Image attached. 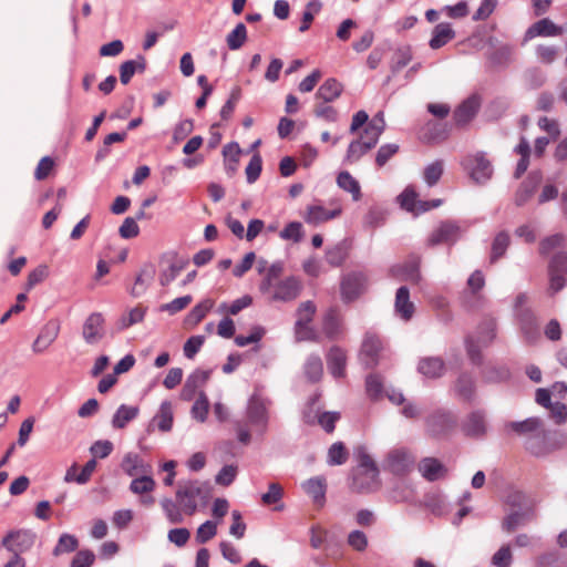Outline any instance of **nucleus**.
Returning <instances> with one entry per match:
<instances>
[{
    "label": "nucleus",
    "mask_w": 567,
    "mask_h": 567,
    "mask_svg": "<svg viewBox=\"0 0 567 567\" xmlns=\"http://www.w3.org/2000/svg\"><path fill=\"white\" fill-rule=\"evenodd\" d=\"M213 486L208 481H188L179 484L176 491V499L183 505V511L187 515H193L197 511V499L206 504L212 497Z\"/></svg>",
    "instance_id": "1"
},
{
    "label": "nucleus",
    "mask_w": 567,
    "mask_h": 567,
    "mask_svg": "<svg viewBox=\"0 0 567 567\" xmlns=\"http://www.w3.org/2000/svg\"><path fill=\"white\" fill-rule=\"evenodd\" d=\"M382 486L379 467L352 468L349 475V488L358 494H371Z\"/></svg>",
    "instance_id": "2"
},
{
    "label": "nucleus",
    "mask_w": 567,
    "mask_h": 567,
    "mask_svg": "<svg viewBox=\"0 0 567 567\" xmlns=\"http://www.w3.org/2000/svg\"><path fill=\"white\" fill-rule=\"evenodd\" d=\"M368 288V277L362 271H350L340 281L341 300L351 303L359 299Z\"/></svg>",
    "instance_id": "3"
},
{
    "label": "nucleus",
    "mask_w": 567,
    "mask_h": 567,
    "mask_svg": "<svg viewBox=\"0 0 567 567\" xmlns=\"http://www.w3.org/2000/svg\"><path fill=\"white\" fill-rule=\"evenodd\" d=\"M415 457L404 447L393 449L388 452L383 462V470L395 476L408 475L414 466Z\"/></svg>",
    "instance_id": "4"
},
{
    "label": "nucleus",
    "mask_w": 567,
    "mask_h": 567,
    "mask_svg": "<svg viewBox=\"0 0 567 567\" xmlns=\"http://www.w3.org/2000/svg\"><path fill=\"white\" fill-rule=\"evenodd\" d=\"M462 434L471 440H483L488 430L487 413L483 409L471 411L460 423Z\"/></svg>",
    "instance_id": "5"
},
{
    "label": "nucleus",
    "mask_w": 567,
    "mask_h": 567,
    "mask_svg": "<svg viewBox=\"0 0 567 567\" xmlns=\"http://www.w3.org/2000/svg\"><path fill=\"white\" fill-rule=\"evenodd\" d=\"M382 350V342L379 336L374 332L367 331L364 333L360 351L359 361L364 369H374L379 364L380 352Z\"/></svg>",
    "instance_id": "6"
},
{
    "label": "nucleus",
    "mask_w": 567,
    "mask_h": 567,
    "mask_svg": "<svg viewBox=\"0 0 567 567\" xmlns=\"http://www.w3.org/2000/svg\"><path fill=\"white\" fill-rule=\"evenodd\" d=\"M37 539V535L31 529H13L10 530L1 540L8 551L20 555L32 548Z\"/></svg>",
    "instance_id": "7"
},
{
    "label": "nucleus",
    "mask_w": 567,
    "mask_h": 567,
    "mask_svg": "<svg viewBox=\"0 0 567 567\" xmlns=\"http://www.w3.org/2000/svg\"><path fill=\"white\" fill-rule=\"evenodd\" d=\"M457 425V417L451 411L437 410L426 419V427L432 436L450 434Z\"/></svg>",
    "instance_id": "8"
},
{
    "label": "nucleus",
    "mask_w": 567,
    "mask_h": 567,
    "mask_svg": "<svg viewBox=\"0 0 567 567\" xmlns=\"http://www.w3.org/2000/svg\"><path fill=\"white\" fill-rule=\"evenodd\" d=\"M461 228L455 220L446 219L440 223L427 239L429 246L440 244H454L460 236Z\"/></svg>",
    "instance_id": "9"
},
{
    "label": "nucleus",
    "mask_w": 567,
    "mask_h": 567,
    "mask_svg": "<svg viewBox=\"0 0 567 567\" xmlns=\"http://www.w3.org/2000/svg\"><path fill=\"white\" fill-rule=\"evenodd\" d=\"M519 330L528 343H535L540 338V329L534 311L523 308L517 312Z\"/></svg>",
    "instance_id": "10"
},
{
    "label": "nucleus",
    "mask_w": 567,
    "mask_h": 567,
    "mask_svg": "<svg viewBox=\"0 0 567 567\" xmlns=\"http://www.w3.org/2000/svg\"><path fill=\"white\" fill-rule=\"evenodd\" d=\"M212 373H213L212 369L194 370L186 378V381L181 391V399L183 401H192L195 398L198 389L203 388L209 381Z\"/></svg>",
    "instance_id": "11"
},
{
    "label": "nucleus",
    "mask_w": 567,
    "mask_h": 567,
    "mask_svg": "<svg viewBox=\"0 0 567 567\" xmlns=\"http://www.w3.org/2000/svg\"><path fill=\"white\" fill-rule=\"evenodd\" d=\"M451 133L447 122L430 120L421 130V138L429 144H440L446 141Z\"/></svg>",
    "instance_id": "12"
},
{
    "label": "nucleus",
    "mask_w": 567,
    "mask_h": 567,
    "mask_svg": "<svg viewBox=\"0 0 567 567\" xmlns=\"http://www.w3.org/2000/svg\"><path fill=\"white\" fill-rule=\"evenodd\" d=\"M542 182L543 173L539 169L529 172L515 193V204L524 206L533 197Z\"/></svg>",
    "instance_id": "13"
},
{
    "label": "nucleus",
    "mask_w": 567,
    "mask_h": 567,
    "mask_svg": "<svg viewBox=\"0 0 567 567\" xmlns=\"http://www.w3.org/2000/svg\"><path fill=\"white\" fill-rule=\"evenodd\" d=\"M300 291V280L295 276H290L276 284L275 292L270 296L269 300L288 302L296 299Z\"/></svg>",
    "instance_id": "14"
},
{
    "label": "nucleus",
    "mask_w": 567,
    "mask_h": 567,
    "mask_svg": "<svg viewBox=\"0 0 567 567\" xmlns=\"http://www.w3.org/2000/svg\"><path fill=\"white\" fill-rule=\"evenodd\" d=\"M481 106L480 97L472 95L464 100L453 113V120L458 127L466 126L478 113Z\"/></svg>",
    "instance_id": "15"
},
{
    "label": "nucleus",
    "mask_w": 567,
    "mask_h": 567,
    "mask_svg": "<svg viewBox=\"0 0 567 567\" xmlns=\"http://www.w3.org/2000/svg\"><path fill=\"white\" fill-rule=\"evenodd\" d=\"M174 414L172 403L167 400L163 401L158 411L147 425V432L151 433L157 427L161 432H169L173 427Z\"/></svg>",
    "instance_id": "16"
},
{
    "label": "nucleus",
    "mask_w": 567,
    "mask_h": 567,
    "mask_svg": "<svg viewBox=\"0 0 567 567\" xmlns=\"http://www.w3.org/2000/svg\"><path fill=\"white\" fill-rule=\"evenodd\" d=\"M455 395L466 403H472L476 398V381L468 372H462L454 382Z\"/></svg>",
    "instance_id": "17"
},
{
    "label": "nucleus",
    "mask_w": 567,
    "mask_h": 567,
    "mask_svg": "<svg viewBox=\"0 0 567 567\" xmlns=\"http://www.w3.org/2000/svg\"><path fill=\"white\" fill-rule=\"evenodd\" d=\"M104 317L101 312L91 313L83 324V339L86 343L93 344L100 341L104 337L103 326Z\"/></svg>",
    "instance_id": "18"
},
{
    "label": "nucleus",
    "mask_w": 567,
    "mask_h": 567,
    "mask_svg": "<svg viewBox=\"0 0 567 567\" xmlns=\"http://www.w3.org/2000/svg\"><path fill=\"white\" fill-rule=\"evenodd\" d=\"M471 177L476 183H486L493 174V166L489 159L482 152L476 153L470 159Z\"/></svg>",
    "instance_id": "19"
},
{
    "label": "nucleus",
    "mask_w": 567,
    "mask_h": 567,
    "mask_svg": "<svg viewBox=\"0 0 567 567\" xmlns=\"http://www.w3.org/2000/svg\"><path fill=\"white\" fill-rule=\"evenodd\" d=\"M247 417L251 425L261 429L265 432L268 425V411L262 399L254 395L249 400L247 408Z\"/></svg>",
    "instance_id": "20"
},
{
    "label": "nucleus",
    "mask_w": 567,
    "mask_h": 567,
    "mask_svg": "<svg viewBox=\"0 0 567 567\" xmlns=\"http://www.w3.org/2000/svg\"><path fill=\"white\" fill-rule=\"evenodd\" d=\"M60 324L55 320L48 321L41 329L39 336L32 343V351L34 353H42L47 350L58 338Z\"/></svg>",
    "instance_id": "21"
},
{
    "label": "nucleus",
    "mask_w": 567,
    "mask_h": 567,
    "mask_svg": "<svg viewBox=\"0 0 567 567\" xmlns=\"http://www.w3.org/2000/svg\"><path fill=\"white\" fill-rule=\"evenodd\" d=\"M327 367L333 378L340 379L346 375L347 353L339 346H332L327 355Z\"/></svg>",
    "instance_id": "22"
},
{
    "label": "nucleus",
    "mask_w": 567,
    "mask_h": 567,
    "mask_svg": "<svg viewBox=\"0 0 567 567\" xmlns=\"http://www.w3.org/2000/svg\"><path fill=\"white\" fill-rule=\"evenodd\" d=\"M563 33L561 27L556 25L550 19L544 18L533 23L525 32L524 40L535 37H556Z\"/></svg>",
    "instance_id": "23"
},
{
    "label": "nucleus",
    "mask_w": 567,
    "mask_h": 567,
    "mask_svg": "<svg viewBox=\"0 0 567 567\" xmlns=\"http://www.w3.org/2000/svg\"><path fill=\"white\" fill-rule=\"evenodd\" d=\"M189 264L188 258L179 257L176 252L169 254V266L159 276L161 286H168Z\"/></svg>",
    "instance_id": "24"
},
{
    "label": "nucleus",
    "mask_w": 567,
    "mask_h": 567,
    "mask_svg": "<svg viewBox=\"0 0 567 567\" xmlns=\"http://www.w3.org/2000/svg\"><path fill=\"white\" fill-rule=\"evenodd\" d=\"M395 313L403 320H410L414 315V303L410 300V290L406 286L398 288L394 302Z\"/></svg>",
    "instance_id": "25"
},
{
    "label": "nucleus",
    "mask_w": 567,
    "mask_h": 567,
    "mask_svg": "<svg viewBox=\"0 0 567 567\" xmlns=\"http://www.w3.org/2000/svg\"><path fill=\"white\" fill-rule=\"evenodd\" d=\"M419 471L427 482H435L447 472V468L435 457H424L419 463Z\"/></svg>",
    "instance_id": "26"
},
{
    "label": "nucleus",
    "mask_w": 567,
    "mask_h": 567,
    "mask_svg": "<svg viewBox=\"0 0 567 567\" xmlns=\"http://www.w3.org/2000/svg\"><path fill=\"white\" fill-rule=\"evenodd\" d=\"M417 371L426 378L437 379L444 374L445 363L440 357H425L419 361Z\"/></svg>",
    "instance_id": "27"
},
{
    "label": "nucleus",
    "mask_w": 567,
    "mask_h": 567,
    "mask_svg": "<svg viewBox=\"0 0 567 567\" xmlns=\"http://www.w3.org/2000/svg\"><path fill=\"white\" fill-rule=\"evenodd\" d=\"M483 382L488 384H498L509 381L512 373L506 364H488L481 371Z\"/></svg>",
    "instance_id": "28"
},
{
    "label": "nucleus",
    "mask_w": 567,
    "mask_h": 567,
    "mask_svg": "<svg viewBox=\"0 0 567 567\" xmlns=\"http://www.w3.org/2000/svg\"><path fill=\"white\" fill-rule=\"evenodd\" d=\"M305 492L312 498L318 506H323L326 502L327 483L323 477H312L303 483Z\"/></svg>",
    "instance_id": "29"
},
{
    "label": "nucleus",
    "mask_w": 567,
    "mask_h": 567,
    "mask_svg": "<svg viewBox=\"0 0 567 567\" xmlns=\"http://www.w3.org/2000/svg\"><path fill=\"white\" fill-rule=\"evenodd\" d=\"M455 31L452 25L447 22L439 23L434 27L432 31V38L429 42V45L433 50H437L449 43L451 40L455 38Z\"/></svg>",
    "instance_id": "30"
},
{
    "label": "nucleus",
    "mask_w": 567,
    "mask_h": 567,
    "mask_svg": "<svg viewBox=\"0 0 567 567\" xmlns=\"http://www.w3.org/2000/svg\"><path fill=\"white\" fill-rule=\"evenodd\" d=\"M317 308L313 301L307 300L301 302L297 309L298 319L295 323V330L298 337H300L301 331H306L309 328V323L312 321L316 315Z\"/></svg>",
    "instance_id": "31"
},
{
    "label": "nucleus",
    "mask_w": 567,
    "mask_h": 567,
    "mask_svg": "<svg viewBox=\"0 0 567 567\" xmlns=\"http://www.w3.org/2000/svg\"><path fill=\"white\" fill-rule=\"evenodd\" d=\"M241 148L237 142H230L223 147L225 172L229 177H233L237 172Z\"/></svg>",
    "instance_id": "32"
},
{
    "label": "nucleus",
    "mask_w": 567,
    "mask_h": 567,
    "mask_svg": "<svg viewBox=\"0 0 567 567\" xmlns=\"http://www.w3.org/2000/svg\"><path fill=\"white\" fill-rule=\"evenodd\" d=\"M544 426V422L538 416L527 417L524 421H512L506 424V427L512 430L518 435L535 434Z\"/></svg>",
    "instance_id": "33"
},
{
    "label": "nucleus",
    "mask_w": 567,
    "mask_h": 567,
    "mask_svg": "<svg viewBox=\"0 0 567 567\" xmlns=\"http://www.w3.org/2000/svg\"><path fill=\"white\" fill-rule=\"evenodd\" d=\"M342 92L343 85L337 79L329 78L318 89L316 97L329 103L338 99Z\"/></svg>",
    "instance_id": "34"
},
{
    "label": "nucleus",
    "mask_w": 567,
    "mask_h": 567,
    "mask_svg": "<svg viewBox=\"0 0 567 567\" xmlns=\"http://www.w3.org/2000/svg\"><path fill=\"white\" fill-rule=\"evenodd\" d=\"M138 406L121 404L112 417V426L116 430L124 429L128 422L137 417Z\"/></svg>",
    "instance_id": "35"
},
{
    "label": "nucleus",
    "mask_w": 567,
    "mask_h": 567,
    "mask_svg": "<svg viewBox=\"0 0 567 567\" xmlns=\"http://www.w3.org/2000/svg\"><path fill=\"white\" fill-rule=\"evenodd\" d=\"M349 244L347 239H343L336 244L332 247L327 248L326 250V261L331 267H340L349 255Z\"/></svg>",
    "instance_id": "36"
},
{
    "label": "nucleus",
    "mask_w": 567,
    "mask_h": 567,
    "mask_svg": "<svg viewBox=\"0 0 567 567\" xmlns=\"http://www.w3.org/2000/svg\"><path fill=\"white\" fill-rule=\"evenodd\" d=\"M322 330L324 336L333 341L341 334V321L336 310H328L322 319Z\"/></svg>",
    "instance_id": "37"
},
{
    "label": "nucleus",
    "mask_w": 567,
    "mask_h": 567,
    "mask_svg": "<svg viewBox=\"0 0 567 567\" xmlns=\"http://www.w3.org/2000/svg\"><path fill=\"white\" fill-rule=\"evenodd\" d=\"M377 145L369 141H363L362 136L357 140H353L347 150L344 162L354 163L358 162L363 155H365L369 151L374 148Z\"/></svg>",
    "instance_id": "38"
},
{
    "label": "nucleus",
    "mask_w": 567,
    "mask_h": 567,
    "mask_svg": "<svg viewBox=\"0 0 567 567\" xmlns=\"http://www.w3.org/2000/svg\"><path fill=\"white\" fill-rule=\"evenodd\" d=\"M496 338V321L492 318L484 319L477 327L476 339L487 348Z\"/></svg>",
    "instance_id": "39"
},
{
    "label": "nucleus",
    "mask_w": 567,
    "mask_h": 567,
    "mask_svg": "<svg viewBox=\"0 0 567 567\" xmlns=\"http://www.w3.org/2000/svg\"><path fill=\"white\" fill-rule=\"evenodd\" d=\"M338 186L350 193L352 195L353 200H359L362 196L361 188L358 181L347 171L340 172L337 177Z\"/></svg>",
    "instance_id": "40"
},
{
    "label": "nucleus",
    "mask_w": 567,
    "mask_h": 567,
    "mask_svg": "<svg viewBox=\"0 0 567 567\" xmlns=\"http://www.w3.org/2000/svg\"><path fill=\"white\" fill-rule=\"evenodd\" d=\"M146 308L137 306L131 309L127 313L123 315L116 322V330L123 331L133 324L140 323L144 320Z\"/></svg>",
    "instance_id": "41"
},
{
    "label": "nucleus",
    "mask_w": 567,
    "mask_h": 567,
    "mask_svg": "<svg viewBox=\"0 0 567 567\" xmlns=\"http://www.w3.org/2000/svg\"><path fill=\"white\" fill-rule=\"evenodd\" d=\"M367 395L372 401H379L385 394L383 380L380 374L371 373L365 378Z\"/></svg>",
    "instance_id": "42"
},
{
    "label": "nucleus",
    "mask_w": 567,
    "mask_h": 567,
    "mask_svg": "<svg viewBox=\"0 0 567 567\" xmlns=\"http://www.w3.org/2000/svg\"><path fill=\"white\" fill-rule=\"evenodd\" d=\"M322 372L323 364L321 358L317 354L309 355L305 363V375L307 379L312 383L318 382L322 377Z\"/></svg>",
    "instance_id": "43"
},
{
    "label": "nucleus",
    "mask_w": 567,
    "mask_h": 567,
    "mask_svg": "<svg viewBox=\"0 0 567 567\" xmlns=\"http://www.w3.org/2000/svg\"><path fill=\"white\" fill-rule=\"evenodd\" d=\"M349 458V452L342 442L333 443L327 455V463L330 466L343 465Z\"/></svg>",
    "instance_id": "44"
},
{
    "label": "nucleus",
    "mask_w": 567,
    "mask_h": 567,
    "mask_svg": "<svg viewBox=\"0 0 567 567\" xmlns=\"http://www.w3.org/2000/svg\"><path fill=\"white\" fill-rule=\"evenodd\" d=\"M214 302L210 299H206L196 305L186 316L185 323L190 326L198 324L212 309Z\"/></svg>",
    "instance_id": "45"
},
{
    "label": "nucleus",
    "mask_w": 567,
    "mask_h": 567,
    "mask_svg": "<svg viewBox=\"0 0 567 567\" xmlns=\"http://www.w3.org/2000/svg\"><path fill=\"white\" fill-rule=\"evenodd\" d=\"M247 40V28L240 22L238 23L231 32L228 33L226 38L227 45L229 50L236 51L239 50Z\"/></svg>",
    "instance_id": "46"
},
{
    "label": "nucleus",
    "mask_w": 567,
    "mask_h": 567,
    "mask_svg": "<svg viewBox=\"0 0 567 567\" xmlns=\"http://www.w3.org/2000/svg\"><path fill=\"white\" fill-rule=\"evenodd\" d=\"M481 348H484L481 342L473 336H467L465 338V350L466 354L474 365H482L483 364V353Z\"/></svg>",
    "instance_id": "47"
},
{
    "label": "nucleus",
    "mask_w": 567,
    "mask_h": 567,
    "mask_svg": "<svg viewBox=\"0 0 567 567\" xmlns=\"http://www.w3.org/2000/svg\"><path fill=\"white\" fill-rule=\"evenodd\" d=\"M509 243V235L506 231H499L495 236L492 244L491 262H495L505 255Z\"/></svg>",
    "instance_id": "48"
},
{
    "label": "nucleus",
    "mask_w": 567,
    "mask_h": 567,
    "mask_svg": "<svg viewBox=\"0 0 567 567\" xmlns=\"http://www.w3.org/2000/svg\"><path fill=\"white\" fill-rule=\"evenodd\" d=\"M540 432L544 442L546 443L547 454L555 450L564 447V445L566 444V436L558 431H550L542 427Z\"/></svg>",
    "instance_id": "49"
},
{
    "label": "nucleus",
    "mask_w": 567,
    "mask_h": 567,
    "mask_svg": "<svg viewBox=\"0 0 567 567\" xmlns=\"http://www.w3.org/2000/svg\"><path fill=\"white\" fill-rule=\"evenodd\" d=\"M523 79L528 90H536L545 84L546 74L539 68H529L524 72Z\"/></svg>",
    "instance_id": "50"
},
{
    "label": "nucleus",
    "mask_w": 567,
    "mask_h": 567,
    "mask_svg": "<svg viewBox=\"0 0 567 567\" xmlns=\"http://www.w3.org/2000/svg\"><path fill=\"white\" fill-rule=\"evenodd\" d=\"M412 58V49L410 45L399 47L393 55V63L391 65L392 72L398 73L399 71H401L409 64Z\"/></svg>",
    "instance_id": "51"
},
{
    "label": "nucleus",
    "mask_w": 567,
    "mask_h": 567,
    "mask_svg": "<svg viewBox=\"0 0 567 567\" xmlns=\"http://www.w3.org/2000/svg\"><path fill=\"white\" fill-rule=\"evenodd\" d=\"M400 272L403 275L405 280L413 284H419L421 280L420 274V258L415 257L399 266Z\"/></svg>",
    "instance_id": "52"
},
{
    "label": "nucleus",
    "mask_w": 567,
    "mask_h": 567,
    "mask_svg": "<svg viewBox=\"0 0 567 567\" xmlns=\"http://www.w3.org/2000/svg\"><path fill=\"white\" fill-rule=\"evenodd\" d=\"M209 411V400L204 391L198 392V398L192 406V416L199 421L205 422Z\"/></svg>",
    "instance_id": "53"
},
{
    "label": "nucleus",
    "mask_w": 567,
    "mask_h": 567,
    "mask_svg": "<svg viewBox=\"0 0 567 567\" xmlns=\"http://www.w3.org/2000/svg\"><path fill=\"white\" fill-rule=\"evenodd\" d=\"M400 206L409 213L416 215L419 205L417 193L413 187L408 186L399 196Z\"/></svg>",
    "instance_id": "54"
},
{
    "label": "nucleus",
    "mask_w": 567,
    "mask_h": 567,
    "mask_svg": "<svg viewBox=\"0 0 567 567\" xmlns=\"http://www.w3.org/2000/svg\"><path fill=\"white\" fill-rule=\"evenodd\" d=\"M525 449L535 456L547 455L546 443L544 442L540 430L527 437Z\"/></svg>",
    "instance_id": "55"
},
{
    "label": "nucleus",
    "mask_w": 567,
    "mask_h": 567,
    "mask_svg": "<svg viewBox=\"0 0 567 567\" xmlns=\"http://www.w3.org/2000/svg\"><path fill=\"white\" fill-rule=\"evenodd\" d=\"M443 175V161L436 159L424 168L423 178L429 187L439 183Z\"/></svg>",
    "instance_id": "56"
},
{
    "label": "nucleus",
    "mask_w": 567,
    "mask_h": 567,
    "mask_svg": "<svg viewBox=\"0 0 567 567\" xmlns=\"http://www.w3.org/2000/svg\"><path fill=\"white\" fill-rule=\"evenodd\" d=\"M156 486L155 481L150 475H143L134 478L130 484V491L134 494H146L154 491Z\"/></svg>",
    "instance_id": "57"
},
{
    "label": "nucleus",
    "mask_w": 567,
    "mask_h": 567,
    "mask_svg": "<svg viewBox=\"0 0 567 567\" xmlns=\"http://www.w3.org/2000/svg\"><path fill=\"white\" fill-rule=\"evenodd\" d=\"M79 540L75 536L70 534H62L53 549V555L59 556L64 553H72L76 550Z\"/></svg>",
    "instance_id": "58"
},
{
    "label": "nucleus",
    "mask_w": 567,
    "mask_h": 567,
    "mask_svg": "<svg viewBox=\"0 0 567 567\" xmlns=\"http://www.w3.org/2000/svg\"><path fill=\"white\" fill-rule=\"evenodd\" d=\"M262 171V158L259 153H255L248 165L246 166L245 173L248 184H254L261 174Z\"/></svg>",
    "instance_id": "59"
},
{
    "label": "nucleus",
    "mask_w": 567,
    "mask_h": 567,
    "mask_svg": "<svg viewBox=\"0 0 567 567\" xmlns=\"http://www.w3.org/2000/svg\"><path fill=\"white\" fill-rule=\"evenodd\" d=\"M527 514L520 511H515L508 514L502 522V528L512 533L516 530L519 526L526 523Z\"/></svg>",
    "instance_id": "60"
},
{
    "label": "nucleus",
    "mask_w": 567,
    "mask_h": 567,
    "mask_svg": "<svg viewBox=\"0 0 567 567\" xmlns=\"http://www.w3.org/2000/svg\"><path fill=\"white\" fill-rule=\"evenodd\" d=\"M281 239L300 243L303 238L302 224L300 221H290L279 234Z\"/></svg>",
    "instance_id": "61"
},
{
    "label": "nucleus",
    "mask_w": 567,
    "mask_h": 567,
    "mask_svg": "<svg viewBox=\"0 0 567 567\" xmlns=\"http://www.w3.org/2000/svg\"><path fill=\"white\" fill-rule=\"evenodd\" d=\"M400 150V146L395 143L383 144L379 147L375 155V164L378 167H383L390 158H392Z\"/></svg>",
    "instance_id": "62"
},
{
    "label": "nucleus",
    "mask_w": 567,
    "mask_h": 567,
    "mask_svg": "<svg viewBox=\"0 0 567 567\" xmlns=\"http://www.w3.org/2000/svg\"><path fill=\"white\" fill-rule=\"evenodd\" d=\"M341 419L340 412L327 411L322 412L317 417V423L327 432L332 433L336 429V423Z\"/></svg>",
    "instance_id": "63"
},
{
    "label": "nucleus",
    "mask_w": 567,
    "mask_h": 567,
    "mask_svg": "<svg viewBox=\"0 0 567 567\" xmlns=\"http://www.w3.org/2000/svg\"><path fill=\"white\" fill-rule=\"evenodd\" d=\"M537 567H566L559 553L548 551L538 556L536 560Z\"/></svg>",
    "instance_id": "64"
}]
</instances>
